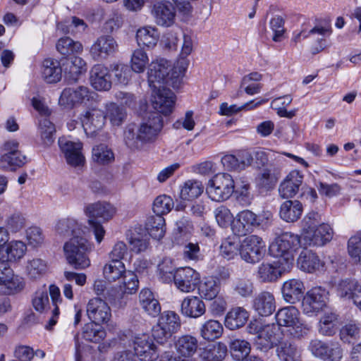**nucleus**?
Wrapping results in <instances>:
<instances>
[{
	"label": "nucleus",
	"instance_id": "nucleus-1",
	"mask_svg": "<svg viewBox=\"0 0 361 361\" xmlns=\"http://www.w3.org/2000/svg\"><path fill=\"white\" fill-rule=\"evenodd\" d=\"M275 317L278 325L286 327L288 335L295 340L307 338L312 331V324L305 321L300 311L293 306L280 309Z\"/></svg>",
	"mask_w": 361,
	"mask_h": 361
},
{
	"label": "nucleus",
	"instance_id": "nucleus-2",
	"mask_svg": "<svg viewBox=\"0 0 361 361\" xmlns=\"http://www.w3.org/2000/svg\"><path fill=\"white\" fill-rule=\"evenodd\" d=\"M301 246L302 241L298 235L286 232L270 245L269 252L279 258L281 264L285 265L283 270H290L293 266V252Z\"/></svg>",
	"mask_w": 361,
	"mask_h": 361
},
{
	"label": "nucleus",
	"instance_id": "nucleus-3",
	"mask_svg": "<svg viewBox=\"0 0 361 361\" xmlns=\"http://www.w3.org/2000/svg\"><path fill=\"white\" fill-rule=\"evenodd\" d=\"M93 248V245L81 236L71 238L63 246L68 263L76 269H84L90 267V259L88 254Z\"/></svg>",
	"mask_w": 361,
	"mask_h": 361
},
{
	"label": "nucleus",
	"instance_id": "nucleus-4",
	"mask_svg": "<svg viewBox=\"0 0 361 361\" xmlns=\"http://www.w3.org/2000/svg\"><path fill=\"white\" fill-rule=\"evenodd\" d=\"M81 123L75 120L67 123L70 131L76 130V133L84 131L86 135H96L104 125V112L96 104L91 103L90 106L81 116Z\"/></svg>",
	"mask_w": 361,
	"mask_h": 361
},
{
	"label": "nucleus",
	"instance_id": "nucleus-5",
	"mask_svg": "<svg viewBox=\"0 0 361 361\" xmlns=\"http://www.w3.org/2000/svg\"><path fill=\"white\" fill-rule=\"evenodd\" d=\"M159 270L164 282L168 283L173 279L176 286L182 292L193 291L199 283V273L190 267L180 268L173 273V269L164 270V265H161Z\"/></svg>",
	"mask_w": 361,
	"mask_h": 361
},
{
	"label": "nucleus",
	"instance_id": "nucleus-6",
	"mask_svg": "<svg viewBox=\"0 0 361 361\" xmlns=\"http://www.w3.org/2000/svg\"><path fill=\"white\" fill-rule=\"evenodd\" d=\"M235 183L233 177L226 173L214 176L208 183L207 193L209 197L216 202L226 200L233 194Z\"/></svg>",
	"mask_w": 361,
	"mask_h": 361
},
{
	"label": "nucleus",
	"instance_id": "nucleus-7",
	"mask_svg": "<svg viewBox=\"0 0 361 361\" xmlns=\"http://www.w3.org/2000/svg\"><path fill=\"white\" fill-rule=\"evenodd\" d=\"M307 350L313 356L323 361H341L343 353L339 343H326L319 338L311 339Z\"/></svg>",
	"mask_w": 361,
	"mask_h": 361
},
{
	"label": "nucleus",
	"instance_id": "nucleus-8",
	"mask_svg": "<svg viewBox=\"0 0 361 361\" xmlns=\"http://www.w3.org/2000/svg\"><path fill=\"white\" fill-rule=\"evenodd\" d=\"M265 254V244L262 238L252 235L246 237L240 245V255L247 263L259 262Z\"/></svg>",
	"mask_w": 361,
	"mask_h": 361
},
{
	"label": "nucleus",
	"instance_id": "nucleus-9",
	"mask_svg": "<svg viewBox=\"0 0 361 361\" xmlns=\"http://www.w3.org/2000/svg\"><path fill=\"white\" fill-rule=\"evenodd\" d=\"M94 94L85 86L68 87L62 91L59 103L64 108L72 109L77 105L86 104L87 102H92Z\"/></svg>",
	"mask_w": 361,
	"mask_h": 361
},
{
	"label": "nucleus",
	"instance_id": "nucleus-10",
	"mask_svg": "<svg viewBox=\"0 0 361 361\" xmlns=\"http://www.w3.org/2000/svg\"><path fill=\"white\" fill-rule=\"evenodd\" d=\"M171 71V63L164 59H157L149 65L147 81L151 88H159L169 82L167 77Z\"/></svg>",
	"mask_w": 361,
	"mask_h": 361
},
{
	"label": "nucleus",
	"instance_id": "nucleus-11",
	"mask_svg": "<svg viewBox=\"0 0 361 361\" xmlns=\"http://www.w3.org/2000/svg\"><path fill=\"white\" fill-rule=\"evenodd\" d=\"M118 49V43L112 36L102 35L91 45L90 54L93 60L102 61L113 56Z\"/></svg>",
	"mask_w": 361,
	"mask_h": 361
},
{
	"label": "nucleus",
	"instance_id": "nucleus-12",
	"mask_svg": "<svg viewBox=\"0 0 361 361\" xmlns=\"http://www.w3.org/2000/svg\"><path fill=\"white\" fill-rule=\"evenodd\" d=\"M58 144L68 165L77 167L84 164L85 159L82 153V142L69 140L66 137H60Z\"/></svg>",
	"mask_w": 361,
	"mask_h": 361
},
{
	"label": "nucleus",
	"instance_id": "nucleus-13",
	"mask_svg": "<svg viewBox=\"0 0 361 361\" xmlns=\"http://www.w3.org/2000/svg\"><path fill=\"white\" fill-rule=\"evenodd\" d=\"M328 292L322 287H314L307 292L302 302V311L305 314L317 313L326 307Z\"/></svg>",
	"mask_w": 361,
	"mask_h": 361
},
{
	"label": "nucleus",
	"instance_id": "nucleus-14",
	"mask_svg": "<svg viewBox=\"0 0 361 361\" xmlns=\"http://www.w3.org/2000/svg\"><path fill=\"white\" fill-rule=\"evenodd\" d=\"M152 90H153L152 95L153 108L164 115L171 114L176 100L173 92L165 86L159 88H152Z\"/></svg>",
	"mask_w": 361,
	"mask_h": 361
},
{
	"label": "nucleus",
	"instance_id": "nucleus-15",
	"mask_svg": "<svg viewBox=\"0 0 361 361\" xmlns=\"http://www.w3.org/2000/svg\"><path fill=\"white\" fill-rule=\"evenodd\" d=\"M87 314L95 324H104L109 321L111 313L108 304L99 298H94L87 305Z\"/></svg>",
	"mask_w": 361,
	"mask_h": 361
},
{
	"label": "nucleus",
	"instance_id": "nucleus-16",
	"mask_svg": "<svg viewBox=\"0 0 361 361\" xmlns=\"http://www.w3.org/2000/svg\"><path fill=\"white\" fill-rule=\"evenodd\" d=\"M259 225L260 219L257 214L250 210H243L237 214L232 230L235 235L242 236Z\"/></svg>",
	"mask_w": 361,
	"mask_h": 361
},
{
	"label": "nucleus",
	"instance_id": "nucleus-17",
	"mask_svg": "<svg viewBox=\"0 0 361 361\" xmlns=\"http://www.w3.org/2000/svg\"><path fill=\"white\" fill-rule=\"evenodd\" d=\"M163 128L162 117L158 114H154L149 117L148 120L137 126L135 123L129 124L127 127V133L129 135H157Z\"/></svg>",
	"mask_w": 361,
	"mask_h": 361
},
{
	"label": "nucleus",
	"instance_id": "nucleus-18",
	"mask_svg": "<svg viewBox=\"0 0 361 361\" xmlns=\"http://www.w3.org/2000/svg\"><path fill=\"white\" fill-rule=\"evenodd\" d=\"M133 353L141 361H156L159 356L157 347L147 336L135 338Z\"/></svg>",
	"mask_w": 361,
	"mask_h": 361
},
{
	"label": "nucleus",
	"instance_id": "nucleus-19",
	"mask_svg": "<svg viewBox=\"0 0 361 361\" xmlns=\"http://www.w3.org/2000/svg\"><path fill=\"white\" fill-rule=\"evenodd\" d=\"M84 212L88 220L101 219L103 222H106L114 216L116 209L109 202L99 201L87 204Z\"/></svg>",
	"mask_w": 361,
	"mask_h": 361
},
{
	"label": "nucleus",
	"instance_id": "nucleus-20",
	"mask_svg": "<svg viewBox=\"0 0 361 361\" xmlns=\"http://www.w3.org/2000/svg\"><path fill=\"white\" fill-rule=\"evenodd\" d=\"M152 14L158 25L170 27L174 23L176 11L169 1H160L154 4Z\"/></svg>",
	"mask_w": 361,
	"mask_h": 361
},
{
	"label": "nucleus",
	"instance_id": "nucleus-21",
	"mask_svg": "<svg viewBox=\"0 0 361 361\" xmlns=\"http://www.w3.org/2000/svg\"><path fill=\"white\" fill-rule=\"evenodd\" d=\"M303 182V175L298 171H291L280 183L279 193L282 198H291L299 191Z\"/></svg>",
	"mask_w": 361,
	"mask_h": 361
},
{
	"label": "nucleus",
	"instance_id": "nucleus-22",
	"mask_svg": "<svg viewBox=\"0 0 361 361\" xmlns=\"http://www.w3.org/2000/svg\"><path fill=\"white\" fill-rule=\"evenodd\" d=\"M26 251L25 243L20 240H12L4 246H0V262H16L24 257Z\"/></svg>",
	"mask_w": 361,
	"mask_h": 361
},
{
	"label": "nucleus",
	"instance_id": "nucleus-23",
	"mask_svg": "<svg viewBox=\"0 0 361 361\" xmlns=\"http://www.w3.org/2000/svg\"><path fill=\"white\" fill-rule=\"evenodd\" d=\"M276 327L274 324L265 325L257 331L254 345L257 349L267 352L272 348L276 343L275 338Z\"/></svg>",
	"mask_w": 361,
	"mask_h": 361
},
{
	"label": "nucleus",
	"instance_id": "nucleus-24",
	"mask_svg": "<svg viewBox=\"0 0 361 361\" xmlns=\"http://www.w3.org/2000/svg\"><path fill=\"white\" fill-rule=\"evenodd\" d=\"M205 312V304L200 297L188 295L181 302L180 312L186 317L197 319L202 316Z\"/></svg>",
	"mask_w": 361,
	"mask_h": 361
},
{
	"label": "nucleus",
	"instance_id": "nucleus-25",
	"mask_svg": "<svg viewBox=\"0 0 361 361\" xmlns=\"http://www.w3.org/2000/svg\"><path fill=\"white\" fill-rule=\"evenodd\" d=\"M110 69L102 64L94 65L90 71V82L97 90H109L111 87Z\"/></svg>",
	"mask_w": 361,
	"mask_h": 361
},
{
	"label": "nucleus",
	"instance_id": "nucleus-26",
	"mask_svg": "<svg viewBox=\"0 0 361 361\" xmlns=\"http://www.w3.org/2000/svg\"><path fill=\"white\" fill-rule=\"evenodd\" d=\"M285 265L279 262L271 263H262L257 270V278L263 283H272L276 281L284 272L290 270H283Z\"/></svg>",
	"mask_w": 361,
	"mask_h": 361
},
{
	"label": "nucleus",
	"instance_id": "nucleus-27",
	"mask_svg": "<svg viewBox=\"0 0 361 361\" xmlns=\"http://www.w3.org/2000/svg\"><path fill=\"white\" fill-rule=\"evenodd\" d=\"M253 307L262 317L271 315L276 310V300L274 295L269 291L259 293L253 300Z\"/></svg>",
	"mask_w": 361,
	"mask_h": 361
},
{
	"label": "nucleus",
	"instance_id": "nucleus-28",
	"mask_svg": "<svg viewBox=\"0 0 361 361\" xmlns=\"http://www.w3.org/2000/svg\"><path fill=\"white\" fill-rule=\"evenodd\" d=\"M333 229L329 224H321L312 232L309 238L302 240L303 246H322L333 238Z\"/></svg>",
	"mask_w": 361,
	"mask_h": 361
},
{
	"label": "nucleus",
	"instance_id": "nucleus-29",
	"mask_svg": "<svg viewBox=\"0 0 361 361\" xmlns=\"http://www.w3.org/2000/svg\"><path fill=\"white\" fill-rule=\"evenodd\" d=\"M305 291V286L302 281L291 279L286 281L281 288L284 300L290 304H295L300 300Z\"/></svg>",
	"mask_w": 361,
	"mask_h": 361
},
{
	"label": "nucleus",
	"instance_id": "nucleus-30",
	"mask_svg": "<svg viewBox=\"0 0 361 361\" xmlns=\"http://www.w3.org/2000/svg\"><path fill=\"white\" fill-rule=\"evenodd\" d=\"M298 267L307 273H313L324 267L319 257L309 250H302L297 259Z\"/></svg>",
	"mask_w": 361,
	"mask_h": 361
},
{
	"label": "nucleus",
	"instance_id": "nucleus-31",
	"mask_svg": "<svg viewBox=\"0 0 361 361\" xmlns=\"http://www.w3.org/2000/svg\"><path fill=\"white\" fill-rule=\"evenodd\" d=\"M276 353L280 361H292L298 354L296 344L284 338H276Z\"/></svg>",
	"mask_w": 361,
	"mask_h": 361
},
{
	"label": "nucleus",
	"instance_id": "nucleus-32",
	"mask_svg": "<svg viewBox=\"0 0 361 361\" xmlns=\"http://www.w3.org/2000/svg\"><path fill=\"white\" fill-rule=\"evenodd\" d=\"M303 212V206L298 200H286L280 207V217L287 222L298 220Z\"/></svg>",
	"mask_w": 361,
	"mask_h": 361
},
{
	"label": "nucleus",
	"instance_id": "nucleus-33",
	"mask_svg": "<svg viewBox=\"0 0 361 361\" xmlns=\"http://www.w3.org/2000/svg\"><path fill=\"white\" fill-rule=\"evenodd\" d=\"M174 345L178 355L189 357L196 353L198 348V340L193 336L185 334L178 337Z\"/></svg>",
	"mask_w": 361,
	"mask_h": 361
},
{
	"label": "nucleus",
	"instance_id": "nucleus-34",
	"mask_svg": "<svg viewBox=\"0 0 361 361\" xmlns=\"http://www.w3.org/2000/svg\"><path fill=\"white\" fill-rule=\"evenodd\" d=\"M338 326V315L333 312H326L319 320L318 331L322 336H332L336 333Z\"/></svg>",
	"mask_w": 361,
	"mask_h": 361
},
{
	"label": "nucleus",
	"instance_id": "nucleus-35",
	"mask_svg": "<svg viewBox=\"0 0 361 361\" xmlns=\"http://www.w3.org/2000/svg\"><path fill=\"white\" fill-rule=\"evenodd\" d=\"M139 301L142 308L152 317L159 315L161 306L159 301L154 298L153 293L148 288H143L139 295Z\"/></svg>",
	"mask_w": 361,
	"mask_h": 361
},
{
	"label": "nucleus",
	"instance_id": "nucleus-36",
	"mask_svg": "<svg viewBox=\"0 0 361 361\" xmlns=\"http://www.w3.org/2000/svg\"><path fill=\"white\" fill-rule=\"evenodd\" d=\"M226 354V345L222 343H218L200 348V357L202 361H221Z\"/></svg>",
	"mask_w": 361,
	"mask_h": 361
},
{
	"label": "nucleus",
	"instance_id": "nucleus-37",
	"mask_svg": "<svg viewBox=\"0 0 361 361\" xmlns=\"http://www.w3.org/2000/svg\"><path fill=\"white\" fill-rule=\"evenodd\" d=\"M249 318L248 312L243 307L231 310L225 318V326L231 330H235L243 326Z\"/></svg>",
	"mask_w": 361,
	"mask_h": 361
},
{
	"label": "nucleus",
	"instance_id": "nucleus-38",
	"mask_svg": "<svg viewBox=\"0 0 361 361\" xmlns=\"http://www.w3.org/2000/svg\"><path fill=\"white\" fill-rule=\"evenodd\" d=\"M220 290V282L213 276L205 278L198 287L200 298L206 300H212V298L219 295Z\"/></svg>",
	"mask_w": 361,
	"mask_h": 361
},
{
	"label": "nucleus",
	"instance_id": "nucleus-39",
	"mask_svg": "<svg viewBox=\"0 0 361 361\" xmlns=\"http://www.w3.org/2000/svg\"><path fill=\"white\" fill-rule=\"evenodd\" d=\"M145 227L152 238L159 240L165 233V219L161 215L151 216L147 218Z\"/></svg>",
	"mask_w": 361,
	"mask_h": 361
},
{
	"label": "nucleus",
	"instance_id": "nucleus-40",
	"mask_svg": "<svg viewBox=\"0 0 361 361\" xmlns=\"http://www.w3.org/2000/svg\"><path fill=\"white\" fill-rule=\"evenodd\" d=\"M42 77L48 83H56L61 78V68L59 63L51 59H46L42 65Z\"/></svg>",
	"mask_w": 361,
	"mask_h": 361
},
{
	"label": "nucleus",
	"instance_id": "nucleus-41",
	"mask_svg": "<svg viewBox=\"0 0 361 361\" xmlns=\"http://www.w3.org/2000/svg\"><path fill=\"white\" fill-rule=\"evenodd\" d=\"M159 33L157 28L151 26L140 28L137 31L136 39L139 45L153 47L159 39Z\"/></svg>",
	"mask_w": 361,
	"mask_h": 361
},
{
	"label": "nucleus",
	"instance_id": "nucleus-42",
	"mask_svg": "<svg viewBox=\"0 0 361 361\" xmlns=\"http://www.w3.org/2000/svg\"><path fill=\"white\" fill-rule=\"evenodd\" d=\"M267 102V99H263L254 104V101L247 102L240 106L236 104L228 105V103L224 102L219 106V114L223 116H231L241 111H247L253 109L262 104Z\"/></svg>",
	"mask_w": 361,
	"mask_h": 361
},
{
	"label": "nucleus",
	"instance_id": "nucleus-43",
	"mask_svg": "<svg viewBox=\"0 0 361 361\" xmlns=\"http://www.w3.org/2000/svg\"><path fill=\"white\" fill-rule=\"evenodd\" d=\"M47 262L40 258L28 259L26 262L25 271L27 276L32 280L42 277L47 271Z\"/></svg>",
	"mask_w": 361,
	"mask_h": 361
},
{
	"label": "nucleus",
	"instance_id": "nucleus-44",
	"mask_svg": "<svg viewBox=\"0 0 361 361\" xmlns=\"http://www.w3.org/2000/svg\"><path fill=\"white\" fill-rule=\"evenodd\" d=\"M232 357L236 360H243L251 350L250 343L245 339L234 338L229 343Z\"/></svg>",
	"mask_w": 361,
	"mask_h": 361
},
{
	"label": "nucleus",
	"instance_id": "nucleus-45",
	"mask_svg": "<svg viewBox=\"0 0 361 361\" xmlns=\"http://www.w3.org/2000/svg\"><path fill=\"white\" fill-rule=\"evenodd\" d=\"M56 47L57 51L64 56L78 54L82 51V44L79 42L73 40L68 37L60 38L58 40Z\"/></svg>",
	"mask_w": 361,
	"mask_h": 361
},
{
	"label": "nucleus",
	"instance_id": "nucleus-46",
	"mask_svg": "<svg viewBox=\"0 0 361 361\" xmlns=\"http://www.w3.org/2000/svg\"><path fill=\"white\" fill-rule=\"evenodd\" d=\"M27 162V157L21 152L9 156H0V168L8 171H16L23 166Z\"/></svg>",
	"mask_w": 361,
	"mask_h": 361
},
{
	"label": "nucleus",
	"instance_id": "nucleus-47",
	"mask_svg": "<svg viewBox=\"0 0 361 361\" xmlns=\"http://www.w3.org/2000/svg\"><path fill=\"white\" fill-rule=\"evenodd\" d=\"M126 271L125 264L121 261H110L103 269L104 278L109 282L119 280Z\"/></svg>",
	"mask_w": 361,
	"mask_h": 361
},
{
	"label": "nucleus",
	"instance_id": "nucleus-48",
	"mask_svg": "<svg viewBox=\"0 0 361 361\" xmlns=\"http://www.w3.org/2000/svg\"><path fill=\"white\" fill-rule=\"evenodd\" d=\"M321 215L315 212L307 213L302 220V232L300 239L309 238L312 232L314 231L321 224Z\"/></svg>",
	"mask_w": 361,
	"mask_h": 361
},
{
	"label": "nucleus",
	"instance_id": "nucleus-49",
	"mask_svg": "<svg viewBox=\"0 0 361 361\" xmlns=\"http://www.w3.org/2000/svg\"><path fill=\"white\" fill-rule=\"evenodd\" d=\"M49 291L51 299L54 309L51 311V316L49 319L48 324L46 326L47 329H51L57 322L59 315V304L61 302V292L58 286L56 285H50Z\"/></svg>",
	"mask_w": 361,
	"mask_h": 361
},
{
	"label": "nucleus",
	"instance_id": "nucleus-50",
	"mask_svg": "<svg viewBox=\"0 0 361 361\" xmlns=\"http://www.w3.org/2000/svg\"><path fill=\"white\" fill-rule=\"evenodd\" d=\"M223 333V326L220 322L209 319L204 323L200 329L202 337L208 341L219 338Z\"/></svg>",
	"mask_w": 361,
	"mask_h": 361
},
{
	"label": "nucleus",
	"instance_id": "nucleus-51",
	"mask_svg": "<svg viewBox=\"0 0 361 361\" xmlns=\"http://www.w3.org/2000/svg\"><path fill=\"white\" fill-rule=\"evenodd\" d=\"M119 288L123 293L133 294L139 286V281L135 272L126 270L119 279Z\"/></svg>",
	"mask_w": 361,
	"mask_h": 361
},
{
	"label": "nucleus",
	"instance_id": "nucleus-52",
	"mask_svg": "<svg viewBox=\"0 0 361 361\" xmlns=\"http://www.w3.org/2000/svg\"><path fill=\"white\" fill-rule=\"evenodd\" d=\"M354 279H345L338 281L335 284L336 294L341 298L350 300L353 296L355 289L360 286Z\"/></svg>",
	"mask_w": 361,
	"mask_h": 361
},
{
	"label": "nucleus",
	"instance_id": "nucleus-53",
	"mask_svg": "<svg viewBox=\"0 0 361 361\" xmlns=\"http://www.w3.org/2000/svg\"><path fill=\"white\" fill-rule=\"evenodd\" d=\"M204 191V186L200 181L189 180L184 183L180 197L183 200H191L197 198Z\"/></svg>",
	"mask_w": 361,
	"mask_h": 361
},
{
	"label": "nucleus",
	"instance_id": "nucleus-54",
	"mask_svg": "<svg viewBox=\"0 0 361 361\" xmlns=\"http://www.w3.org/2000/svg\"><path fill=\"white\" fill-rule=\"evenodd\" d=\"M158 323L172 334L180 327V319L178 314L173 311L164 312L160 316Z\"/></svg>",
	"mask_w": 361,
	"mask_h": 361
},
{
	"label": "nucleus",
	"instance_id": "nucleus-55",
	"mask_svg": "<svg viewBox=\"0 0 361 361\" xmlns=\"http://www.w3.org/2000/svg\"><path fill=\"white\" fill-rule=\"evenodd\" d=\"M110 71L114 75L116 82L126 85L131 78L132 71L129 66L123 63L117 62L110 65Z\"/></svg>",
	"mask_w": 361,
	"mask_h": 361
},
{
	"label": "nucleus",
	"instance_id": "nucleus-56",
	"mask_svg": "<svg viewBox=\"0 0 361 361\" xmlns=\"http://www.w3.org/2000/svg\"><path fill=\"white\" fill-rule=\"evenodd\" d=\"M101 324H95L92 322L85 325L82 331V337L91 342L97 343L101 341L106 336V333Z\"/></svg>",
	"mask_w": 361,
	"mask_h": 361
},
{
	"label": "nucleus",
	"instance_id": "nucleus-57",
	"mask_svg": "<svg viewBox=\"0 0 361 361\" xmlns=\"http://www.w3.org/2000/svg\"><path fill=\"white\" fill-rule=\"evenodd\" d=\"M104 118H108L112 125L120 126L126 118V111L124 109L119 106L116 103H110L106 106V116Z\"/></svg>",
	"mask_w": 361,
	"mask_h": 361
},
{
	"label": "nucleus",
	"instance_id": "nucleus-58",
	"mask_svg": "<svg viewBox=\"0 0 361 361\" xmlns=\"http://www.w3.org/2000/svg\"><path fill=\"white\" fill-rule=\"evenodd\" d=\"M277 180L269 168L263 169L256 177V184L259 189L269 190L274 188Z\"/></svg>",
	"mask_w": 361,
	"mask_h": 361
},
{
	"label": "nucleus",
	"instance_id": "nucleus-59",
	"mask_svg": "<svg viewBox=\"0 0 361 361\" xmlns=\"http://www.w3.org/2000/svg\"><path fill=\"white\" fill-rule=\"evenodd\" d=\"M174 203L170 196L162 195L157 197L153 202L152 209L155 214L163 216L173 207Z\"/></svg>",
	"mask_w": 361,
	"mask_h": 361
},
{
	"label": "nucleus",
	"instance_id": "nucleus-60",
	"mask_svg": "<svg viewBox=\"0 0 361 361\" xmlns=\"http://www.w3.org/2000/svg\"><path fill=\"white\" fill-rule=\"evenodd\" d=\"M24 287L23 278L18 275H14L11 272V277L6 279V283L0 286V294H11L21 290Z\"/></svg>",
	"mask_w": 361,
	"mask_h": 361
},
{
	"label": "nucleus",
	"instance_id": "nucleus-61",
	"mask_svg": "<svg viewBox=\"0 0 361 361\" xmlns=\"http://www.w3.org/2000/svg\"><path fill=\"white\" fill-rule=\"evenodd\" d=\"M348 252L354 263L361 264V232L348 240Z\"/></svg>",
	"mask_w": 361,
	"mask_h": 361
},
{
	"label": "nucleus",
	"instance_id": "nucleus-62",
	"mask_svg": "<svg viewBox=\"0 0 361 361\" xmlns=\"http://www.w3.org/2000/svg\"><path fill=\"white\" fill-rule=\"evenodd\" d=\"M149 62L147 54L141 49L135 50L132 54L130 63L131 71L140 73L144 72Z\"/></svg>",
	"mask_w": 361,
	"mask_h": 361
},
{
	"label": "nucleus",
	"instance_id": "nucleus-63",
	"mask_svg": "<svg viewBox=\"0 0 361 361\" xmlns=\"http://www.w3.org/2000/svg\"><path fill=\"white\" fill-rule=\"evenodd\" d=\"M92 159L94 161L105 164L114 160V154L104 144H100L93 147Z\"/></svg>",
	"mask_w": 361,
	"mask_h": 361
},
{
	"label": "nucleus",
	"instance_id": "nucleus-64",
	"mask_svg": "<svg viewBox=\"0 0 361 361\" xmlns=\"http://www.w3.org/2000/svg\"><path fill=\"white\" fill-rule=\"evenodd\" d=\"M239 246V240L236 238H228L221 243V253L224 258L231 259L240 252Z\"/></svg>",
	"mask_w": 361,
	"mask_h": 361
}]
</instances>
